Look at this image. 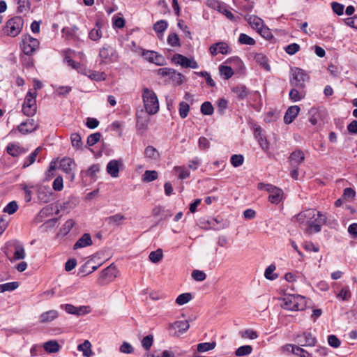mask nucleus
I'll return each mask as SVG.
<instances>
[{"mask_svg":"<svg viewBox=\"0 0 357 357\" xmlns=\"http://www.w3.org/2000/svg\"><path fill=\"white\" fill-rule=\"evenodd\" d=\"M2 251L11 262L23 259L25 257V250L22 243L17 240L8 241Z\"/></svg>","mask_w":357,"mask_h":357,"instance_id":"obj_1","label":"nucleus"},{"mask_svg":"<svg viewBox=\"0 0 357 357\" xmlns=\"http://www.w3.org/2000/svg\"><path fill=\"white\" fill-rule=\"evenodd\" d=\"M75 165V162L73 159L70 158H63L60 161L58 159L53 160L50 163V166L47 170V177H54L56 178H62L61 175H57L56 172L57 170H62L66 173H70L73 166Z\"/></svg>","mask_w":357,"mask_h":357,"instance_id":"obj_2","label":"nucleus"},{"mask_svg":"<svg viewBox=\"0 0 357 357\" xmlns=\"http://www.w3.org/2000/svg\"><path fill=\"white\" fill-rule=\"evenodd\" d=\"M142 99L146 112L153 115L159 110V102L155 93L148 88H144L142 91Z\"/></svg>","mask_w":357,"mask_h":357,"instance_id":"obj_3","label":"nucleus"},{"mask_svg":"<svg viewBox=\"0 0 357 357\" xmlns=\"http://www.w3.org/2000/svg\"><path fill=\"white\" fill-rule=\"evenodd\" d=\"M281 305L284 310L291 311L303 310L306 306L305 298L298 294H289L283 298Z\"/></svg>","mask_w":357,"mask_h":357,"instance_id":"obj_4","label":"nucleus"},{"mask_svg":"<svg viewBox=\"0 0 357 357\" xmlns=\"http://www.w3.org/2000/svg\"><path fill=\"white\" fill-rule=\"evenodd\" d=\"M257 188L259 190H265L268 192L269 195L268 197V202L273 204H278L284 199L283 190L275 185L269 183H259Z\"/></svg>","mask_w":357,"mask_h":357,"instance_id":"obj_5","label":"nucleus"},{"mask_svg":"<svg viewBox=\"0 0 357 357\" xmlns=\"http://www.w3.org/2000/svg\"><path fill=\"white\" fill-rule=\"evenodd\" d=\"M23 25L24 20L22 17L15 16L7 21L3 31L8 36L15 37L21 32Z\"/></svg>","mask_w":357,"mask_h":357,"instance_id":"obj_6","label":"nucleus"},{"mask_svg":"<svg viewBox=\"0 0 357 357\" xmlns=\"http://www.w3.org/2000/svg\"><path fill=\"white\" fill-rule=\"evenodd\" d=\"M291 77L290 78L291 84L296 88L305 89V82L309 79V76L305 70L300 68H291Z\"/></svg>","mask_w":357,"mask_h":357,"instance_id":"obj_7","label":"nucleus"},{"mask_svg":"<svg viewBox=\"0 0 357 357\" xmlns=\"http://www.w3.org/2000/svg\"><path fill=\"white\" fill-rule=\"evenodd\" d=\"M116 267L113 264H110L100 272L97 278V284L98 286H104L110 283L116 278Z\"/></svg>","mask_w":357,"mask_h":357,"instance_id":"obj_8","label":"nucleus"},{"mask_svg":"<svg viewBox=\"0 0 357 357\" xmlns=\"http://www.w3.org/2000/svg\"><path fill=\"white\" fill-rule=\"evenodd\" d=\"M36 96L35 91H29L25 97L23 105L22 112L27 116H32L36 112Z\"/></svg>","mask_w":357,"mask_h":357,"instance_id":"obj_9","label":"nucleus"},{"mask_svg":"<svg viewBox=\"0 0 357 357\" xmlns=\"http://www.w3.org/2000/svg\"><path fill=\"white\" fill-rule=\"evenodd\" d=\"M39 41L29 34L23 36L20 47L26 55L33 54L39 47Z\"/></svg>","mask_w":357,"mask_h":357,"instance_id":"obj_10","label":"nucleus"},{"mask_svg":"<svg viewBox=\"0 0 357 357\" xmlns=\"http://www.w3.org/2000/svg\"><path fill=\"white\" fill-rule=\"evenodd\" d=\"M99 56L101 59V63H114L117 61L118 55L116 51L112 46L105 45L100 49Z\"/></svg>","mask_w":357,"mask_h":357,"instance_id":"obj_11","label":"nucleus"},{"mask_svg":"<svg viewBox=\"0 0 357 357\" xmlns=\"http://www.w3.org/2000/svg\"><path fill=\"white\" fill-rule=\"evenodd\" d=\"M314 215L315 217L313 219L308 220L307 226L310 233L319 232L321 229V226L326 223L327 218L325 214L317 211V213Z\"/></svg>","mask_w":357,"mask_h":357,"instance_id":"obj_12","label":"nucleus"},{"mask_svg":"<svg viewBox=\"0 0 357 357\" xmlns=\"http://www.w3.org/2000/svg\"><path fill=\"white\" fill-rule=\"evenodd\" d=\"M296 339L301 347H314L317 342V338L310 331L297 334Z\"/></svg>","mask_w":357,"mask_h":357,"instance_id":"obj_13","label":"nucleus"},{"mask_svg":"<svg viewBox=\"0 0 357 357\" xmlns=\"http://www.w3.org/2000/svg\"><path fill=\"white\" fill-rule=\"evenodd\" d=\"M172 61L176 64L181 65L183 68H191L192 69L198 68L197 62L193 59H189L179 54H176L173 56Z\"/></svg>","mask_w":357,"mask_h":357,"instance_id":"obj_14","label":"nucleus"},{"mask_svg":"<svg viewBox=\"0 0 357 357\" xmlns=\"http://www.w3.org/2000/svg\"><path fill=\"white\" fill-rule=\"evenodd\" d=\"M38 198L43 203H48L52 197V189L50 186L41 185L37 186Z\"/></svg>","mask_w":357,"mask_h":357,"instance_id":"obj_15","label":"nucleus"},{"mask_svg":"<svg viewBox=\"0 0 357 357\" xmlns=\"http://www.w3.org/2000/svg\"><path fill=\"white\" fill-rule=\"evenodd\" d=\"M316 213V210L310 208L300 212L298 214L295 215L294 218H295L300 224L306 223V225H308V220L310 219H313L315 217L314 214Z\"/></svg>","mask_w":357,"mask_h":357,"instance_id":"obj_16","label":"nucleus"},{"mask_svg":"<svg viewBox=\"0 0 357 357\" xmlns=\"http://www.w3.org/2000/svg\"><path fill=\"white\" fill-rule=\"evenodd\" d=\"M38 128V124H36L33 119H28L22 122L18 126V130L22 134H27L36 130Z\"/></svg>","mask_w":357,"mask_h":357,"instance_id":"obj_17","label":"nucleus"},{"mask_svg":"<svg viewBox=\"0 0 357 357\" xmlns=\"http://www.w3.org/2000/svg\"><path fill=\"white\" fill-rule=\"evenodd\" d=\"M300 112V107L297 105L289 107L284 116V121L286 124L291 123L297 116Z\"/></svg>","mask_w":357,"mask_h":357,"instance_id":"obj_18","label":"nucleus"},{"mask_svg":"<svg viewBox=\"0 0 357 357\" xmlns=\"http://www.w3.org/2000/svg\"><path fill=\"white\" fill-rule=\"evenodd\" d=\"M190 327L189 323L188 321H176L174 323H170L169 324L168 329L171 331L172 329L177 330L179 334H183L186 332Z\"/></svg>","mask_w":357,"mask_h":357,"instance_id":"obj_19","label":"nucleus"},{"mask_svg":"<svg viewBox=\"0 0 357 357\" xmlns=\"http://www.w3.org/2000/svg\"><path fill=\"white\" fill-rule=\"evenodd\" d=\"M92 243L91 235L88 233H85L74 244L73 249L77 250L78 248L89 246L92 245Z\"/></svg>","mask_w":357,"mask_h":357,"instance_id":"obj_20","label":"nucleus"},{"mask_svg":"<svg viewBox=\"0 0 357 357\" xmlns=\"http://www.w3.org/2000/svg\"><path fill=\"white\" fill-rule=\"evenodd\" d=\"M79 202L77 197H70L69 199L59 204V208L61 211H70L73 209Z\"/></svg>","mask_w":357,"mask_h":357,"instance_id":"obj_21","label":"nucleus"},{"mask_svg":"<svg viewBox=\"0 0 357 357\" xmlns=\"http://www.w3.org/2000/svg\"><path fill=\"white\" fill-rule=\"evenodd\" d=\"M58 316L59 313L55 310L45 312L40 315V322L43 324L50 322L56 319Z\"/></svg>","mask_w":357,"mask_h":357,"instance_id":"obj_22","label":"nucleus"},{"mask_svg":"<svg viewBox=\"0 0 357 357\" xmlns=\"http://www.w3.org/2000/svg\"><path fill=\"white\" fill-rule=\"evenodd\" d=\"M305 96L304 89H300L294 87L289 91V98L294 102H298Z\"/></svg>","mask_w":357,"mask_h":357,"instance_id":"obj_23","label":"nucleus"},{"mask_svg":"<svg viewBox=\"0 0 357 357\" xmlns=\"http://www.w3.org/2000/svg\"><path fill=\"white\" fill-rule=\"evenodd\" d=\"M126 219V218L121 213H116L106 218L105 221L109 225L119 226Z\"/></svg>","mask_w":357,"mask_h":357,"instance_id":"obj_24","label":"nucleus"},{"mask_svg":"<svg viewBox=\"0 0 357 357\" xmlns=\"http://www.w3.org/2000/svg\"><path fill=\"white\" fill-rule=\"evenodd\" d=\"M232 92L240 100H244L249 94V90L244 85H238L232 89Z\"/></svg>","mask_w":357,"mask_h":357,"instance_id":"obj_25","label":"nucleus"},{"mask_svg":"<svg viewBox=\"0 0 357 357\" xmlns=\"http://www.w3.org/2000/svg\"><path fill=\"white\" fill-rule=\"evenodd\" d=\"M107 172L112 177H117L119 172V165L117 160H113L107 165Z\"/></svg>","mask_w":357,"mask_h":357,"instance_id":"obj_26","label":"nucleus"},{"mask_svg":"<svg viewBox=\"0 0 357 357\" xmlns=\"http://www.w3.org/2000/svg\"><path fill=\"white\" fill-rule=\"evenodd\" d=\"M100 29V23L97 22L96 24V27L89 31V38L93 41L98 40L102 37V31Z\"/></svg>","mask_w":357,"mask_h":357,"instance_id":"obj_27","label":"nucleus"},{"mask_svg":"<svg viewBox=\"0 0 357 357\" xmlns=\"http://www.w3.org/2000/svg\"><path fill=\"white\" fill-rule=\"evenodd\" d=\"M44 349L47 353H55L59 351L60 345L56 340H49L44 343Z\"/></svg>","mask_w":357,"mask_h":357,"instance_id":"obj_28","label":"nucleus"},{"mask_svg":"<svg viewBox=\"0 0 357 357\" xmlns=\"http://www.w3.org/2000/svg\"><path fill=\"white\" fill-rule=\"evenodd\" d=\"M289 159L292 163L301 164L305 159L304 153L301 150H296L291 153Z\"/></svg>","mask_w":357,"mask_h":357,"instance_id":"obj_29","label":"nucleus"},{"mask_svg":"<svg viewBox=\"0 0 357 357\" xmlns=\"http://www.w3.org/2000/svg\"><path fill=\"white\" fill-rule=\"evenodd\" d=\"M91 347V342L89 340H85L82 344L78 345L77 349L83 352L84 356L90 357L93 354Z\"/></svg>","mask_w":357,"mask_h":357,"instance_id":"obj_30","label":"nucleus"},{"mask_svg":"<svg viewBox=\"0 0 357 357\" xmlns=\"http://www.w3.org/2000/svg\"><path fill=\"white\" fill-rule=\"evenodd\" d=\"M254 59L257 63L260 64L266 70H270L271 67L268 64V59L264 54L257 53L255 55Z\"/></svg>","mask_w":357,"mask_h":357,"instance_id":"obj_31","label":"nucleus"},{"mask_svg":"<svg viewBox=\"0 0 357 357\" xmlns=\"http://www.w3.org/2000/svg\"><path fill=\"white\" fill-rule=\"evenodd\" d=\"M215 347L216 342L215 341H212L211 342H203L197 344V350L200 353H203L213 350Z\"/></svg>","mask_w":357,"mask_h":357,"instance_id":"obj_32","label":"nucleus"},{"mask_svg":"<svg viewBox=\"0 0 357 357\" xmlns=\"http://www.w3.org/2000/svg\"><path fill=\"white\" fill-rule=\"evenodd\" d=\"M144 154L146 158L154 160H158L160 157L159 152L152 146H148L145 149Z\"/></svg>","mask_w":357,"mask_h":357,"instance_id":"obj_33","label":"nucleus"},{"mask_svg":"<svg viewBox=\"0 0 357 357\" xmlns=\"http://www.w3.org/2000/svg\"><path fill=\"white\" fill-rule=\"evenodd\" d=\"M248 22L258 31L264 26L263 20L255 15H250L248 19Z\"/></svg>","mask_w":357,"mask_h":357,"instance_id":"obj_34","label":"nucleus"},{"mask_svg":"<svg viewBox=\"0 0 357 357\" xmlns=\"http://www.w3.org/2000/svg\"><path fill=\"white\" fill-rule=\"evenodd\" d=\"M17 6V12L22 13L30 10L31 4L29 0H15Z\"/></svg>","mask_w":357,"mask_h":357,"instance_id":"obj_35","label":"nucleus"},{"mask_svg":"<svg viewBox=\"0 0 357 357\" xmlns=\"http://www.w3.org/2000/svg\"><path fill=\"white\" fill-rule=\"evenodd\" d=\"M19 287L17 282H10L0 284V293L5 291H12L15 290Z\"/></svg>","mask_w":357,"mask_h":357,"instance_id":"obj_36","label":"nucleus"},{"mask_svg":"<svg viewBox=\"0 0 357 357\" xmlns=\"http://www.w3.org/2000/svg\"><path fill=\"white\" fill-rule=\"evenodd\" d=\"M192 298L190 293H183L178 296L175 303L178 305H183L188 303Z\"/></svg>","mask_w":357,"mask_h":357,"instance_id":"obj_37","label":"nucleus"},{"mask_svg":"<svg viewBox=\"0 0 357 357\" xmlns=\"http://www.w3.org/2000/svg\"><path fill=\"white\" fill-rule=\"evenodd\" d=\"M219 71L220 75H223L225 79H229L231 78L234 73L233 69L228 66H220Z\"/></svg>","mask_w":357,"mask_h":357,"instance_id":"obj_38","label":"nucleus"},{"mask_svg":"<svg viewBox=\"0 0 357 357\" xmlns=\"http://www.w3.org/2000/svg\"><path fill=\"white\" fill-rule=\"evenodd\" d=\"M252 350L253 349L250 345L241 346L235 351V355L236 356H248L252 353Z\"/></svg>","mask_w":357,"mask_h":357,"instance_id":"obj_39","label":"nucleus"},{"mask_svg":"<svg viewBox=\"0 0 357 357\" xmlns=\"http://www.w3.org/2000/svg\"><path fill=\"white\" fill-rule=\"evenodd\" d=\"M40 150V148L38 147L27 157V158L23 164V167H27L32 165L36 161V157L38 155Z\"/></svg>","mask_w":357,"mask_h":357,"instance_id":"obj_40","label":"nucleus"},{"mask_svg":"<svg viewBox=\"0 0 357 357\" xmlns=\"http://www.w3.org/2000/svg\"><path fill=\"white\" fill-rule=\"evenodd\" d=\"M276 267L274 264L269 265L265 270L264 276L266 279L270 280H274L278 278V275L276 273H273Z\"/></svg>","mask_w":357,"mask_h":357,"instance_id":"obj_41","label":"nucleus"},{"mask_svg":"<svg viewBox=\"0 0 357 357\" xmlns=\"http://www.w3.org/2000/svg\"><path fill=\"white\" fill-rule=\"evenodd\" d=\"M100 171V167L98 165H91L87 170L82 172V177H94L96 173Z\"/></svg>","mask_w":357,"mask_h":357,"instance_id":"obj_42","label":"nucleus"},{"mask_svg":"<svg viewBox=\"0 0 357 357\" xmlns=\"http://www.w3.org/2000/svg\"><path fill=\"white\" fill-rule=\"evenodd\" d=\"M167 43L172 47H180V38L177 33H170L167 37Z\"/></svg>","mask_w":357,"mask_h":357,"instance_id":"obj_43","label":"nucleus"},{"mask_svg":"<svg viewBox=\"0 0 357 357\" xmlns=\"http://www.w3.org/2000/svg\"><path fill=\"white\" fill-rule=\"evenodd\" d=\"M200 110L204 115H211L213 113L214 109L210 102L206 101L202 104Z\"/></svg>","mask_w":357,"mask_h":357,"instance_id":"obj_44","label":"nucleus"},{"mask_svg":"<svg viewBox=\"0 0 357 357\" xmlns=\"http://www.w3.org/2000/svg\"><path fill=\"white\" fill-rule=\"evenodd\" d=\"M162 257L163 254L161 249L151 252L149 256L150 261L153 263L159 262L162 259Z\"/></svg>","mask_w":357,"mask_h":357,"instance_id":"obj_45","label":"nucleus"},{"mask_svg":"<svg viewBox=\"0 0 357 357\" xmlns=\"http://www.w3.org/2000/svg\"><path fill=\"white\" fill-rule=\"evenodd\" d=\"M337 297L342 301H349L351 297V293L347 286L343 287Z\"/></svg>","mask_w":357,"mask_h":357,"instance_id":"obj_46","label":"nucleus"},{"mask_svg":"<svg viewBox=\"0 0 357 357\" xmlns=\"http://www.w3.org/2000/svg\"><path fill=\"white\" fill-rule=\"evenodd\" d=\"M238 43L243 45H254L255 40L245 33H241L238 37Z\"/></svg>","mask_w":357,"mask_h":357,"instance_id":"obj_47","label":"nucleus"},{"mask_svg":"<svg viewBox=\"0 0 357 357\" xmlns=\"http://www.w3.org/2000/svg\"><path fill=\"white\" fill-rule=\"evenodd\" d=\"M215 4H218V10L224 14L229 20H234L235 19L233 13L227 10L224 5H221L219 2H214Z\"/></svg>","mask_w":357,"mask_h":357,"instance_id":"obj_48","label":"nucleus"},{"mask_svg":"<svg viewBox=\"0 0 357 357\" xmlns=\"http://www.w3.org/2000/svg\"><path fill=\"white\" fill-rule=\"evenodd\" d=\"M168 24L167 21L161 20L158 21L156 23L153 24V30L157 33H162L167 28Z\"/></svg>","mask_w":357,"mask_h":357,"instance_id":"obj_49","label":"nucleus"},{"mask_svg":"<svg viewBox=\"0 0 357 357\" xmlns=\"http://www.w3.org/2000/svg\"><path fill=\"white\" fill-rule=\"evenodd\" d=\"M18 209V204L16 201L9 202L3 208V212L9 215L15 213Z\"/></svg>","mask_w":357,"mask_h":357,"instance_id":"obj_50","label":"nucleus"},{"mask_svg":"<svg viewBox=\"0 0 357 357\" xmlns=\"http://www.w3.org/2000/svg\"><path fill=\"white\" fill-rule=\"evenodd\" d=\"M190 106L185 102H181L179 104V115L181 118L185 119L188 115Z\"/></svg>","mask_w":357,"mask_h":357,"instance_id":"obj_51","label":"nucleus"},{"mask_svg":"<svg viewBox=\"0 0 357 357\" xmlns=\"http://www.w3.org/2000/svg\"><path fill=\"white\" fill-rule=\"evenodd\" d=\"M101 137V134L100 132H96L91 134L89 135L86 141V144L88 146H91L96 144Z\"/></svg>","mask_w":357,"mask_h":357,"instance_id":"obj_52","label":"nucleus"},{"mask_svg":"<svg viewBox=\"0 0 357 357\" xmlns=\"http://www.w3.org/2000/svg\"><path fill=\"white\" fill-rule=\"evenodd\" d=\"M153 342V336L149 334L145 336L142 340V345L146 350H149Z\"/></svg>","mask_w":357,"mask_h":357,"instance_id":"obj_53","label":"nucleus"},{"mask_svg":"<svg viewBox=\"0 0 357 357\" xmlns=\"http://www.w3.org/2000/svg\"><path fill=\"white\" fill-rule=\"evenodd\" d=\"M72 146L77 149H79L82 146V138L78 133H73L70 136Z\"/></svg>","mask_w":357,"mask_h":357,"instance_id":"obj_54","label":"nucleus"},{"mask_svg":"<svg viewBox=\"0 0 357 357\" xmlns=\"http://www.w3.org/2000/svg\"><path fill=\"white\" fill-rule=\"evenodd\" d=\"M300 45L297 43H291L284 47L287 54L294 55L300 50Z\"/></svg>","mask_w":357,"mask_h":357,"instance_id":"obj_55","label":"nucleus"},{"mask_svg":"<svg viewBox=\"0 0 357 357\" xmlns=\"http://www.w3.org/2000/svg\"><path fill=\"white\" fill-rule=\"evenodd\" d=\"M211 221L213 222V224H214L215 227L218 228L213 229V230H221L227 227L223 219L220 217L218 216L216 218H211Z\"/></svg>","mask_w":357,"mask_h":357,"instance_id":"obj_56","label":"nucleus"},{"mask_svg":"<svg viewBox=\"0 0 357 357\" xmlns=\"http://www.w3.org/2000/svg\"><path fill=\"white\" fill-rule=\"evenodd\" d=\"M88 77L93 80L101 81L105 79L106 75L105 73L89 71V75H88Z\"/></svg>","mask_w":357,"mask_h":357,"instance_id":"obj_57","label":"nucleus"},{"mask_svg":"<svg viewBox=\"0 0 357 357\" xmlns=\"http://www.w3.org/2000/svg\"><path fill=\"white\" fill-rule=\"evenodd\" d=\"M6 151L9 155L13 157H16L20 153V147L12 144H9L7 146Z\"/></svg>","mask_w":357,"mask_h":357,"instance_id":"obj_58","label":"nucleus"},{"mask_svg":"<svg viewBox=\"0 0 357 357\" xmlns=\"http://www.w3.org/2000/svg\"><path fill=\"white\" fill-rule=\"evenodd\" d=\"M328 344L333 348H338L340 346L341 341L335 335H330L328 336Z\"/></svg>","mask_w":357,"mask_h":357,"instance_id":"obj_59","label":"nucleus"},{"mask_svg":"<svg viewBox=\"0 0 357 357\" xmlns=\"http://www.w3.org/2000/svg\"><path fill=\"white\" fill-rule=\"evenodd\" d=\"M244 158L242 155H233L231 157L230 161L234 167H239L243 162Z\"/></svg>","mask_w":357,"mask_h":357,"instance_id":"obj_60","label":"nucleus"},{"mask_svg":"<svg viewBox=\"0 0 357 357\" xmlns=\"http://www.w3.org/2000/svg\"><path fill=\"white\" fill-rule=\"evenodd\" d=\"M192 277L195 280L202 282L206 279V275L202 271L194 270L192 273Z\"/></svg>","mask_w":357,"mask_h":357,"instance_id":"obj_61","label":"nucleus"},{"mask_svg":"<svg viewBox=\"0 0 357 357\" xmlns=\"http://www.w3.org/2000/svg\"><path fill=\"white\" fill-rule=\"evenodd\" d=\"M175 171L178 176V178L183 179V178H186L187 177L190 176L189 171L184 167H176Z\"/></svg>","mask_w":357,"mask_h":357,"instance_id":"obj_62","label":"nucleus"},{"mask_svg":"<svg viewBox=\"0 0 357 357\" xmlns=\"http://www.w3.org/2000/svg\"><path fill=\"white\" fill-rule=\"evenodd\" d=\"M170 79L178 84H181L185 79V77L180 73L174 69V73H172Z\"/></svg>","mask_w":357,"mask_h":357,"instance_id":"obj_63","label":"nucleus"},{"mask_svg":"<svg viewBox=\"0 0 357 357\" xmlns=\"http://www.w3.org/2000/svg\"><path fill=\"white\" fill-rule=\"evenodd\" d=\"M258 32L260 33V35L263 38H264L266 40H271V38H273V36L272 33L271 32L270 29L266 26H263L258 31Z\"/></svg>","mask_w":357,"mask_h":357,"instance_id":"obj_64","label":"nucleus"}]
</instances>
